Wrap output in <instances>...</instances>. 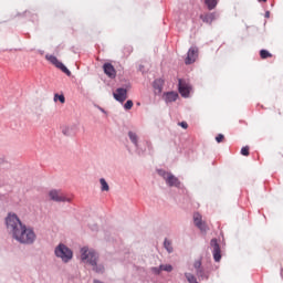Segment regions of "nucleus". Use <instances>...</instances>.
<instances>
[{
	"mask_svg": "<svg viewBox=\"0 0 283 283\" xmlns=\"http://www.w3.org/2000/svg\"><path fill=\"white\" fill-rule=\"evenodd\" d=\"M164 85H165V81L163 78H157L154 81L153 87L158 92H163Z\"/></svg>",
	"mask_w": 283,
	"mask_h": 283,
	"instance_id": "nucleus-15",
	"label": "nucleus"
},
{
	"mask_svg": "<svg viewBox=\"0 0 283 283\" xmlns=\"http://www.w3.org/2000/svg\"><path fill=\"white\" fill-rule=\"evenodd\" d=\"M201 21H203V23H208L209 25H211V23H213V21H216V13H207L200 17Z\"/></svg>",
	"mask_w": 283,
	"mask_h": 283,
	"instance_id": "nucleus-13",
	"label": "nucleus"
},
{
	"mask_svg": "<svg viewBox=\"0 0 283 283\" xmlns=\"http://www.w3.org/2000/svg\"><path fill=\"white\" fill-rule=\"evenodd\" d=\"M179 127H182V129H187L189 127V124H187V122H180Z\"/></svg>",
	"mask_w": 283,
	"mask_h": 283,
	"instance_id": "nucleus-29",
	"label": "nucleus"
},
{
	"mask_svg": "<svg viewBox=\"0 0 283 283\" xmlns=\"http://www.w3.org/2000/svg\"><path fill=\"white\" fill-rule=\"evenodd\" d=\"M7 229L12 233V238L20 244H34L36 233L32 228H28L21 222L17 214H9L6 219Z\"/></svg>",
	"mask_w": 283,
	"mask_h": 283,
	"instance_id": "nucleus-1",
	"label": "nucleus"
},
{
	"mask_svg": "<svg viewBox=\"0 0 283 283\" xmlns=\"http://www.w3.org/2000/svg\"><path fill=\"white\" fill-rule=\"evenodd\" d=\"M190 92H191V86H189L182 80H179V94H181L184 98H188Z\"/></svg>",
	"mask_w": 283,
	"mask_h": 283,
	"instance_id": "nucleus-11",
	"label": "nucleus"
},
{
	"mask_svg": "<svg viewBox=\"0 0 283 283\" xmlns=\"http://www.w3.org/2000/svg\"><path fill=\"white\" fill-rule=\"evenodd\" d=\"M132 107H134V102L132 99H128L125 104H124V108L125 109H132Z\"/></svg>",
	"mask_w": 283,
	"mask_h": 283,
	"instance_id": "nucleus-26",
	"label": "nucleus"
},
{
	"mask_svg": "<svg viewBox=\"0 0 283 283\" xmlns=\"http://www.w3.org/2000/svg\"><path fill=\"white\" fill-rule=\"evenodd\" d=\"M241 155L242 156H249V146H244L241 148Z\"/></svg>",
	"mask_w": 283,
	"mask_h": 283,
	"instance_id": "nucleus-27",
	"label": "nucleus"
},
{
	"mask_svg": "<svg viewBox=\"0 0 283 283\" xmlns=\"http://www.w3.org/2000/svg\"><path fill=\"white\" fill-rule=\"evenodd\" d=\"M128 137L130 138L132 144L138 147V135H136L134 132H128Z\"/></svg>",
	"mask_w": 283,
	"mask_h": 283,
	"instance_id": "nucleus-17",
	"label": "nucleus"
},
{
	"mask_svg": "<svg viewBox=\"0 0 283 283\" xmlns=\"http://www.w3.org/2000/svg\"><path fill=\"white\" fill-rule=\"evenodd\" d=\"M62 133L64 134V136H70V128H64Z\"/></svg>",
	"mask_w": 283,
	"mask_h": 283,
	"instance_id": "nucleus-32",
	"label": "nucleus"
},
{
	"mask_svg": "<svg viewBox=\"0 0 283 283\" xmlns=\"http://www.w3.org/2000/svg\"><path fill=\"white\" fill-rule=\"evenodd\" d=\"M46 59L52 63V65H55L59 70H61L66 76H72V72L70 69H66L65 65L56 59L54 55H46Z\"/></svg>",
	"mask_w": 283,
	"mask_h": 283,
	"instance_id": "nucleus-6",
	"label": "nucleus"
},
{
	"mask_svg": "<svg viewBox=\"0 0 283 283\" xmlns=\"http://www.w3.org/2000/svg\"><path fill=\"white\" fill-rule=\"evenodd\" d=\"M193 222H195V226H197L205 233L209 231V226H207V222L202 221V214L196 212L193 214Z\"/></svg>",
	"mask_w": 283,
	"mask_h": 283,
	"instance_id": "nucleus-8",
	"label": "nucleus"
},
{
	"mask_svg": "<svg viewBox=\"0 0 283 283\" xmlns=\"http://www.w3.org/2000/svg\"><path fill=\"white\" fill-rule=\"evenodd\" d=\"M49 196L54 202H72V199L67 198L61 190H51Z\"/></svg>",
	"mask_w": 283,
	"mask_h": 283,
	"instance_id": "nucleus-5",
	"label": "nucleus"
},
{
	"mask_svg": "<svg viewBox=\"0 0 283 283\" xmlns=\"http://www.w3.org/2000/svg\"><path fill=\"white\" fill-rule=\"evenodd\" d=\"M113 96L118 103H125L127 98V88H117L116 92L113 93Z\"/></svg>",
	"mask_w": 283,
	"mask_h": 283,
	"instance_id": "nucleus-10",
	"label": "nucleus"
},
{
	"mask_svg": "<svg viewBox=\"0 0 283 283\" xmlns=\"http://www.w3.org/2000/svg\"><path fill=\"white\" fill-rule=\"evenodd\" d=\"M55 255L56 258H61L64 262H70V260H72V258L74 256V253L65 244L60 243L55 248Z\"/></svg>",
	"mask_w": 283,
	"mask_h": 283,
	"instance_id": "nucleus-3",
	"label": "nucleus"
},
{
	"mask_svg": "<svg viewBox=\"0 0 283 283\" xmlns=\"http://www.w3.org/2000/svg\"><path fill=\"white\" fill-rule=\"evenodd\" d=\"M265 17H266V18H269V17H270V12H269V11L265 13Z\"/></svg>",
	"mask_w": 283,
	"mask_h": 283,
	"instance_id": "nucleus-33",
	"label": "nucleus"
},
{
	"mask_svg": "<svg viewBox=\"0 0 283 283\" xmlns=\"http://www.w3.org/2000/svg\"><path fill=\"white\" fill-rule=\"evenodd\" d=\"M196 59H198V49L190 48L185 60L186 65H191V63H196Z\"/></svg>",
	"mask_w": 283,
	"mask_h": 283,
	"instance_id": "nucleus-9",
	"label": "nucleus"
},
{
	"mask_svg": "<svg viewBox=\"0 0 283 283\" xmlns=\"http://www.w3.org/2000/svg\"><path fill=\"white\" fill-rule=\"evenodd\" d=\"M159 176H163L168 187H180V179H178V177L174 176L171 172L159 170Z\"/></svg>",
	"mask_w": 283,
	"mask_h": 283,
	"instance_id": "nucleus-4",
	"label": "nucleus"
},
{
	"mask_svg": "<svg viewBox=\"0 0 283 283\" xmlns=\"http://www.w3.org/2000/svg\"><path fill=\"white\" fill-rule=\"evenodd\" d=\"M205 3L208 10H213L216 9V6H218V0H205Z\"/></svg>",
	"mask_w": 283,
	"mask_h": 283,
	"instance_id": "nucleus-16",
	"label": "nucleus"
},
{
	"mask_svg": "<svg viewBox=\"0 0 283 283\" xmlns=\"http://www.w3.org/2000/svg\"><path fill=\"white\" fill-rule=\"evenodd\" d=\"M164 247L168 251V253H172L174 252V248L171 247V241L166 239L165 242H164Z\"/></svg>",
	"mask_w": 283,
	"mask_h": 283,
	"instance_id": "nucleus-20",
	"label": "nucleus"
},
{
	"mask_svg": "<svg viewBox=\"0 0 283 283\" xmlns=\"http://www.w3.org/2000/svg\"><path fill=\"white\" fill-rule=\"evenodd\" d=\"M259 1H263V2H266V0H259Z\"/></svg>",
	"mask_w": 283,
	"mask_h": 283,
	"instance_id": "nucleus-34",
	"label": "nucleus"
},
{
	"mask_svg": "<svg viewBox=\"0 0 283 283\" xmlns=\"http://www.w3.org/2000/svg\"><path fill=\"white\" fill-rule=\"evenodd\" d=\"M216 140H217V143H224V135L219 134V135L216 137Z\"/></svg>",
	"mask_w": 283,
	"mask_h": 283,
	"instance_id": "nucleus-28",
	"label": "nucleus"
},
{
	"mask_svg": "<svg viewBox=\"0 0 283 283\" xmlns=\"http://www.w3.org/2000/svg\"><path fill=\"white\" fill-rule=\"evenodd\" d=\"M6 163H8V161L6 160V158L0 157V167H3V165H6Z\"/></svg>",
	"mask_w": 283,
	"mask_h": 283,
	"instance_id": "nucleus-31",
	"label": "nucleus"
},
{
	"mask_svg": "<svg viewBox=\"0 0 283 283\" xmlns=\"http://www.w3.org/2000/svg\"><path fill=\"white\" fill-rule=\"evenodd\" d=\"M160 271H163L160 269V266L159 268H153V272L156 273V275H160Z\"/></svg>",
	"mask_w": 283,
	"mask_h": 283,
	"instance_id": "nucleus-30",
	"label": "nucleus"
},
{
	"mask_svg": "<svg viewBox=\"0 0 283 283\" xmlns=\"http://www.w3.org/2000/svg\"><path fill=\"white\" fill-rule=\"evenodd\" d=\"M54 101H60V103H65V96L64 95H59V94H55L54 95Z\"/></svg>",
	"mask_w": 283,
	"mask_h": 283,
	"instance_id": "nucleus-25",
	"label": "nucleus"
},
{
	"mask_svg": "<svg viewBox=\"0 0 283 283\" xmlns=\"http://www.w3.org/2000/svg\"><path fill=\"white\" fill-rule=\"evenodd\" d=\"M104 74L108 76V78H116V69H114V65L112 63H105L103 65Z\"/></svg>",
	"mask_w": 283,
	"mask_h": 283,
	"instance_id": "nucleus-12",
	"label": "nucleus"
},
{
	"mask_svg": "<svg viewBox=\"0 0 283 283\" xmlns=\"http://www.w3.org/2000/svg\"><path fill=\"white\" fill-rule=\"evenodd\" d=\"M81 260L84 262V264H91L93 266V271L95 273H104L105 268L103 265H96V262H98V254L94 250H90L87 248L81 249Z\"/></svg>",
	"mask_w": 283,
	"mask_h": 283,
	"instance_id": "nucleus-2",
	"label": "nucleus"
},
{
	"mask_svg": "<svg viewBox=\"0 0 283 283\" xmlns=\"http://www.w3.org/2000/svg\"><path fill=\"white\" fill-rule=\"evenodd\" d=\"M166 103H175V101H178V93L176 92H169L165 95Z\"/></svg>",
	"mask_w": 283,
	"mask_h": 283,
	"instance_id": "nucleus-14",
	"label": "nucleus"
},
{
	"mask_svg": "<svg viewBox=\"0 0 283 283\" xmlns=\"http://www.w3.org/2000/svg\"><path fill=\"white\" fill-rule=\"evenodd\" d=\"M160 270L171 273V271H174V268L170 264H166V265H160Z\"/></svg>",
	"mask_w": 283,
	"mask_h": 283,
	"instance_id": "nucleus-23",
	"label": "nucleus"
},
{
	"mask_svg": "<svg viewBox=\"0 0 283 283\" xmlns=\"http://www.w3.org/2000/svg\"><path fill=\"white\" fill-rule=\"evenodd\" d=\"M185 277L189 283H198V279H196V276L191 273H186Z\"/></svg>",
	"mask_w": 283,
	"mask_h": 283,
	"instance_id": "nucleus-19",
	"label": "nucleus"
},
{
	"mask_svg": "<svg viewBox=\"0 0 283 283\" xmlns=\"http://www.w3.org/2000/svg\"><path fill=\"white\" fill-rule=\"evenodd\" d=\"M196 274L198 275V277H201V279L206 277V280H207L209 277V276L205 275V269H202V268H199V270L196 271Z\"/></svg>",
	"mask_w": 283,
	"mask_h": 283,
	"instance_id": "nucleus-22",
	"label": "nucleus"
},
{
	"mask_svg": "<svg viewBox=\"0 0 283 283\" xmlns=\"http://www.w3.org/2000/svg\"><path fill=\"white\" fill-rule=\"evenodd\" d=\"M260 56L261 59H272L273 57V54H271V52H269L268 50H261L260 51Z\"/></svg>",
	"mask_w": 283,
	"mask_h": 283,
	"instance_id": "nucleus-18",
	"label": "nucleus"
},
{
	"mask_svg": "<svg viewBox=\"0 0 283 283\" xmlns=\"http://www.w3.org/2000/svg\"><path fill=\"white\" fill-rule=\"evenodd\" d=\"M193 266H195L196 271L202 269V259L195 261Z\"/></svg>",
	"mask_w": 283,
	"mask_h": 283,
	"instance_id": "nucleus-24",
	"label": "nucleus"
},
{
	"mask_svg": "<svg viewBox=\"0 0 283 283\" xmlns=\"http://www.w3.org/2000/svg\"><path fill=\"white\" fill-rule=\"evenodd\" d=\"M101 186H102V191H109V185L105 179H99Z\"/></svg>",
	"mask_w": 283,
	"mask_h": 283,
	"instance_id": "nucleus-21",
	"label": "nucleus"
},
{
	"mask_svg": "<svg viewBox=\"0 0 283 283\" xmlns=\"http://www.w3.org/2000/svg\"><path fill=\"white\" fill-rule=\"evenodd\" d=\"M210 247H212V255L214 262H220L222 260V252L220 250V244H218V239H212L210 241Z\"/></svg>",
	"mask_w": 283,
	"mask_h": 283,
	"instance_id": "nucleus-7",
	"label": "nucleus"
}]
</instances>
